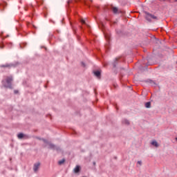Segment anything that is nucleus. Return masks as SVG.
Returning a JSON list of instances; mask_svg holds the SVG:
<instances>
[{
	"label": "nucleus",
	"mask_w": 177,
	"mask_h": 177,
	"mask_svg": "<svg viewBox=\"0 0 177 177\" xmlns=\"http://www.w3.org/2000/svg\"><path fill=\"white\" fill-rule=\"evenodd\" d=\"M28 24H27V26H28Z\"/></svg>",
	"instance_id": "obj_20"
},
{
	"label": "nucleus",
	"mask_w": 177,
	"mask_h": 177,
	"mask_svg": "<svg viewBox=\"0 0 177 177\" xmlns=\"http://www.w3.org/2000/svg\"><path fill=\"white\" fill-rule=\"evenodd\" d=\"M3 67H10L9 64L3 65Z\"/></svg>",
	"instance_id": "obj_17"
},
{
	"label": "nucleus",
	"mask_w": 177,
	"mask_h": 177,
	"mask_svg": "<svg viewBox=\"0 0 177 177\" xmlns=\"http://www.w3.org/2000/svg\"><path fill=\"white\" fill-rule=\"evenodd\" d=\"M176 140L177 141V137L176 138Z\"/></svg>",
	"instance_id": "obj_19"
},
{
	"label": "nucleus",
	"mask_w": 177,
	"mask_h": 177,
	"mask_svg": "<svg viewBox=\"0 0 177 177\" xmlns=\"http://www.w3.org/2000/svg\"><path fill=\"white\" fill-rule=\"evenodd\" d=\"M137 167H142V161L141 160H139L137 162Z\"/></svg>",
	"instance_id": "obj_13"
},
{
	"label": "nucleus",
	"mask_w": 177,
	"mask_h": 177,
	"mask_svg": "<svg viewBox=\"0 0 177 177\" xmlns=\"http://www.w3.org/2000/svg\"><path fill=\"white\" fill-rule=\"evenodd\" d=\"M12 81H13V77L12 76H6L2 82L4 84V86L6 88H10L12 85Z\"/></svg>",
	"instance_id": "obj_1"
},
{
	"label": "nucleus",
	"mask_w": 177,
	"mask_h": 177,
	"mask_svg": "<svg viewBox=\"0 0 177 177\" xmlns=\"http://www.w3.org/2000/svg\"><path fill=\"white\" fill-rule=\"evenodd\" d=\"M145 18L148 21H151V20H157V17L151 14H147Z\"/></svg>",
	"instance_id": "obj_2"
},
{
	"label": "nucleus",
	"mask_w": 177,
	"mask_h": 177,
	"mask_svg": "<svg viewBox=\"0 0 177 177\" xmlns=\"http://www.w3.org/2000/svg\"><path fill=\"white\" fill-rule=\"evenodd\" d=\"M151 105V103H150V102H148L145 104V107L147 109H150V106Z\"/></svg>",
	"instance_id": "obj_12"
},
{
	"label": "nucleus",
	"mask_w": 177,
	"mask_h": 177,
	"mask_svg": "<svg viewBox=\"0 0 177 177\" xmlns=\"http://www.w3.org/2000/svg\"><path fill=\"white\" fill-rule=\"evenodd\" d=\"M64 161H65V160H64V159H62V160H59V161L58 162V164H59V165H62V164H64Z\"/></svg>",
	"instance_id": "obj_14"
},
{
	"label": "nucleus",
	"mask_w": 177,
	"mask_h": 177,
	"mask_svg": "<svg viewBox=\"0 0 177 177\" xmlns=\"http://www.w3.org/2000/svg\"><path fill=\"white\" fill-rule=\"evenodd\" d=\"M94 74L96 77H97V78H100V71H96L94 72Z\"/></svg>",
	"instance_id": "obj_8"
},
{
	"label": "nucleus",
	"mask_w": 177,
	"mask_h": 177,
	"mask_svg": "<svg viewBox=\"0 0 177 177\" xmlns=\"http://www.w3.org/2000/svg\"><path fill=\"white\" fill-rule=\"evenodd\" d=\"M41 165V164L39 162L38 163H35L34 165V167H33V169H34V171L35 172H37L38 171V169H39V166Z\"/></svg>",
	"instance_id": "obj_3"
},
{
	"label": "nucleus",
	"mask_w": 177,
	"mask_h": 177,
	"mask_svg": "<svg viewBox=\"0 0 177 177\" xmlns=\"http://www.w3.org/2000/svg\"><path fill=\"white\" fill-rule=\"evenodd\" d=\"M122 124H124L125 125H129V122L127 120L124 119L122 120Z\"/></svg>",
	"instance_id": "obj_10"
},
{
	"label": "nucleus",
	"mask_w": 177,
	"mask_h": 177,
	"mask_svg": "<svg viewBox=\"0 0 177 177\" xmlns=\"http://www.w3.org/2000/svg\"><path fill=\"white\" fill-rule=\"evenodd\" d=\"M3 48H5V44H3V43H0V49H3Z\"/></svg>",
	"instance_id": "obj_15"
},
{
	"label": "nucleus",
	"mask_w": 177,
	"mask_h": 177,
	"mask_svg": "<svg viewBox=\"0 0 177 177\" xmlns=\"http://www.w3.org/2000/svg\"><path fill=\"white\" fill-rule=\"evenodd\" d=\"M111 10L113 13L117 14L118 13V8H115V7H112L111 8Z\"/></svg>",
	"instance_id": "obj_6"
},
{
	"label": "nucleus",
	"mask_w": 177,
	"mask_h": 177,
	"mask_svg": "<svg viewBox=\"0 0 177 177\" xmlns=\"http://www.w3.org/2000/svg\"><path fill=\"white\" fill-rule=\"evenodd\" d=\"M80 169H81V167H80V165H77L75 167V168L74 169L75 174H78V172H80Z\"/></svg>",
	"instance_id": "obj_4"
},
{
	"label": "nucleus",
	"mask_w": 177,
	"mask_h": 177,
	"mask_svg": "<svg viewBox=\"0 0 177 177\" xmlns=\"http://www.w3.org/2000/svg\"><path fill=\"white\" fill-rule=\"evenodd\" d=\"M148 82H149V84H150V85H151L152 86H156V85H157V84H156V82H154V81H153V80H148Z\"/></svg>",
	"instance_id": "obj_7"
},
{
	"label": "nucleus",
	"mask_w": 177,
	"mask_h": 177,
	"mask_svg": "<svg viewBox=\"0 0 177 177\" xmlns=\"http://www.w3.org/2000/svg\"><path fill=\"white\" fill-rule=\"evenodd\" d=\"M42 3H44V1H41V5H42Z\"/></svg>",
	"instance_id": "obj_18"
},
{
	"label": "nucleus",
	"mask_w": 177,
	"mask_h": 177,
	"mask_svg": "<svg viewBox=\"0 0 177 177\" xmlns=\"http://www.w3.org/2000/svg\"><path fill=\"white\" fill-rule=\"evenodd\" d=\"M151 145L152 146H154L155 147H158V142H157L156 140H153L151 142Z\"/></svg>",
	"instance_id": "obj_5"
},
{
	"label": "nucleus",
	"mask_w": 177,
	"mask_h": 177,
	"mask_svg": "<svg viewBox=\"0 0 177 177\" xmlns=\"http://www.w3.org/2000/svg\"><path fill=\"white\" fill-rule=\"evenodd\" d=\"M80 21H81L82 24H85V20L81 19Z\"/></svg>",
	"instance_id": "obj_16"
},
{
	"label": "nucleus",
	"mask_w": 177,
	"mask_h": 177,
	"mask_svg": "<svg viewBox=\"0 0 177 177\" xmlns=\"http://www.w3.org/2000/svg\"><path fill=\"white\" fill-rule=\"evenodd\" d=\"M104 35H105L106 39H107V41H110V38H111L110 35L108 33H104Z\"/></svg>",
	"instance_id": "obj_9"
},
{
	"label": "nucleus",
	"mask_w": 177,
	"mask_h": 177,
	"mask_svg": "<svg viewBox=\"0 0 177 177\" xmlns=\"http://www.w3.org/2000/svg\"><path fill=\"white\" fill-rule=\"evenodd\" d=\"M17 137L19 139H23V138H24V134L20 133L19 134H18Z\"/></svg>",
	"instance_id": "obj_11"
}]
</instances>
